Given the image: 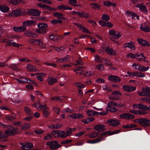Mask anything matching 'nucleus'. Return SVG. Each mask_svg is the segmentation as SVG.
<instances>
[{
    "instance_id": "obj_1",
    "label": "nucleus",
    "mask_w": 150,
    "mask_h": 150,
    "mask_svg": "<svg viewBox=\"0 0 150 150\" xmlns=\"http://www.w3.org/2000/svg\"><path fill=\"white\" fill-rule=\"evenodd\" d=\"M108 34L110 36V39L112 41L117 42L116 40L118 39L122 36L121 33L113 29L109 30Z\"/></svg>"
},
{
    "instance_id": "obj_2",
    "label": "nucleus",
    "mask_w": 150,
    "mask_h": 150,
    "mask_svg": "<svg viewBox=\"0 0 150 150\" xmlns=\"http://www.w3.org/2000/svg\"><path fill=\"white\" fill-rule=\"evenodd\" d=\"M18 130V129L17 128L13 127L9 125L7 129L4 131V133L7 136H13L17 134V132Z\"/></svg>"
},
{
    "instance_id": "obj_3",
    "label": "nucleus",
    "mask_w": 150,
    "mask_h": 150,
    "mask_svg": "<svg viewBox=\"0 0 150 150\" xmlns=\"http://www.w3.org/2000/svg\"><path fill=\"white\" fill-rule=\"evenodd\" d=\"M141 30L146 32L150 31V24L148 22H144L142 23L140 26Z\"/></svg>"
},
{
    "instance_id": "obj_4",
    "label": "nucleus",
    "mask_w": 150,
    "mask_h": 150,
    "mask_svg": "<svg viewBox=\"0 0 150 150\" xmlns=\"http://www.w3.org/2000/svg\"><path fill=\"white\" fill-rule=\"evenodd\" d=\"M46 144L49 146L50 148L53 149H56L61 147V145L56 141L48 142L46 143Z\"/></svg>"
},
{
    "instance_id": "obj_5",
    "label": "nucleus",
    "mask_w": 150,
    "mask_h": 150,
    "mask_svg": "<svg viewBox=\"0 0 150 150\" xmlns=\"http://www.w3.org/2000/svg\"><path fill=\"white\" fill-rule=\"evenodd\" d=\"M22 145L21 148L23 150H28L32 148L33 147V145L32 143L29 142L21 143Z\"/></svg>"
},
{
    "instance_id": "obj_6",
    "label": "nucleus",
    "mask_w": 150,
    "mask_h": 150,
    "mask_svg": "<svg viewBox=\"0 0 150 150\" xmlns=\"http://www.w3.org/2000/svg\"><path fill=\"white\" fill-rule=\"evenodd\" d=\"M109 125L112 127H116L120 124V121L118 120H109L106 122Z\"/></svg>"
},
{
    "instance_id": "obj_7",
    "label": "nucleus",
    "mask_w": 150,
    "mask_h": 150,
    "mask_svg": "<svg viewBox=\"0 0 150 150\" xmlns=\"http://www.w3.org/2000/svg\"><path fill=\"white\" fill-rule=\"evenodd\" d=\"M125 15L129 17H131L132 19L136 18L137 20H139V15L134 12H130L129 11H127L125 12Z\"/></svg>"
},
{
    "instance_id": "obj_8",
    "label": "nucleus",
    "mask_w": 150,
    "mask_h": 150,
    "mask_svg": "<svg viewBox=\"0 0 150 150\" xmlns=\"http://www.w3.org/2000/svg\"><path fill=\"white\" fill-rule=\"evenodd\" d=\"M27 13L30 15L34 16H38L40 14V12L39 11L35 9H29Z\"/></svg>"
},
{
    "instance_id": "obj_9",
    "label": "nucleus",
    "mask_w": 150,
    "mask_h": 150,
    "mask_svg": "<svg viewBox=\"0 0 150 150\" xmlns=\"http://www.w3.org/2000/svg\"><path fill=\"white\" fill-rule=\"evenodd\" d=\"M132 107L134 109H137L142 110H147V105L141 103L134 104Z\"/></svg>"
},
{
    "instance_id": "obj_10",
    "label": "nucleus",
    "mask_w": 150,
    "mask_h": 150,
    "mask_svg": "<svg viewBox=\"0 0 150 150\" xmlns=\"http://www.w3.org/2000/svg\"><path fill=\"white\" fill-rule=\"evenodd\" d=\"M107 53L109 55H115L117 54V52L113 49L108 46L105 49Z\"/></svg>"
},
{
    "instance_id": "obj_11",
    "label": "nucleus",
    "mask_w": 150,
    "mask_h": 150,
    "mask_svg": "<svg viewBox=\"0 0 150 150\" xmlns=\"http://www.w3.org/2000/svg\"><path fill=\"white\" fill-rule=\"evenodd\" d=\"M140 125L144 127H149L150 126V120L146 118H142Z\"/></svg>"
},
{
    "instance_id": "obj_12",
    "label": "nucleus",
    "mask_w": 150,
    "mask_h": 150,
    "mask_svg": "<svg viewBox=\"0 0 150 150\" xmlns=\"http://www.w3.org/2000/svg\"><path fill=\"white\" fill-rule=\"evenodd\" d=\"M106 126L102 125H98L95 126L93 129L95 130L100 132H102L105 131L106 129L105 127Z\"/></svg>"
},
{
    "instance_id": "obj_13",
    "label": "nucleus",
    "mask_w": 150,
    "mask_h": 150,
    "mask_svg": "<svg viewBox=\"0 0 150 150\" xmlns=\"http://www.w3.org/2000/svg\"><path fill=\"white\" fill-rule=\"evenodd\" d=\"M108 78L110 81L113 82H120L121 81L120 79L115 76L110 75L108 76Z\"/></svg>"
},
{
    "instance_id": "obj_14",
    "label": "nucleus",
    "mask_w": 150,
    "mask_h": 150,
    "mask_svg": "<svg viewBox=\"0 0 150 150\" xmlns=\"http://www.w3.org/2000/svg\"><path fill=\"white\" fill-rule=\"evenodd\" d=\"M123 89L127 92L132 91L136 89V87L132 86L125 85L123 86Z\"/></svg>"
},
{
    "instance_id": "obj_15",
    "label": "nucleus",
    "mask_w": 150,
    "mask_h": 150,
    "mask_svg": "<svg viewBox=\"0 0 150 150\" xmlns=\"http://www.w3.org/2000/svg\"><path fill=\"white\" fill-rule=\"evenodd\" d=\"M37 23L35 21L33 20H28L26 21L23 22L22 23L23 25L24 26H28L31 25H35Z\"/></svg>"
},
{
    "instance_id": "obj_16",
    "label": "nucleus",
    "mask_w": 150,
    "mask_h": 150,
    "mask_svg": "<svg viewBox=\"0 0 150 150\" xmlns=\"http://www.w3.org/2000/svg\"><path fill=\"white\" fill-rule=\"evenodd\" d=\"M70 57V56L67 55L66 57L58 59L57 61V62L59 63L60 62H69L70 60V59L69 58Z\"/></svg>"
},
{
    "instance_id": "obj_17",
    "label": "nucleus",
    "mask_w": 150,
    "mask_h": 150,
    "mask_svg": "<svg viewBox=\"0 0 150 150\" xmlns=\"http://www.w3.org/2000/svg\"><path fill=\"white\" fill-rule=\"evenodd\" d=\"M67 117L69 118H71L73 119H78L83 117V115L82 114L75 113L68 115L67 116Z\"/></svg>"
},
{
    "instance_id": "obj_18",
    "label": "nucleus",
    "mask_w": 150,
    "mask_h": 150,
    "mask_svg": "<svg viewBox=\"0 0 150 150\" xmlns=\"http://www.w3.org/2000/svg\"><path fill=\"white\" fill-rule=\"evenodd\" d=\"M57 78H55L52 77H49L47 79V81L49 85H51L56 83L58 80Z\"/></svg>"
},
{
    "instance_id": "obj_19",
    "label": "nucleus",
    "mask_w": 150,
    "mask_h": 150,
    "mask_svg": "<svg viewBox=\"0 0 150 150\" xmlns=\"http://www.w3.org/2000/svg\"><path fill=\"white\" fill-rule=\"evenodd\" d=\"M137 40L138 42L143 46H145L149 45L147 41L142 38H138L137 39Z\"/></svg>"
},
{
    "instance_id": "obj_20",
    "label": "nucleus",
    "mask_w": 150,
    "mask_h": 150,
    "mask_svg": "<svg viewBox=\"0 0 150 150\" xmlns=\"http://www.w3.org/2000/svg\"><path fill=\"white\" fill-rule=\"evenodd\" d=\"M26 68L27 70L29 71L36 72L38 71V69L35 67L30 64L27 65Z\"/></svg>"
},
{
    "instance_id": "obj_21",
    "label": "nucleus",
    "mask_w": 150,
    "mask_h": 150,
    "mask_svg": "<svg viewBox=\"0 0 150 150\" xmlns=\"http://www.w3.org/2000/svg\"><path fill=\"white\" fill-rule=\"evenodd\" d=\"M9 10V8L4 4L0 5V10L3 13H7Z\"/></svg>"
},
{
    "instance_id": "obj_22",
    "label": "nucleus",
    "mask_w": 150,
    "mask_h": 150,
    "mask_svg": "<svg viewBox=\"0 0 150 150\" xmlns=\"http://www.w3.org/2000/svg\"><path fill=\"white\" fill-rule=\"evenodd\" d=\"M135 6L136 7L139 8L140 10L143 12H147L146 7L145 6L143 5L142 4H137Z\"/></svg>"
},
{
    "instance_id": "obj_23",
    "label": "nucleus",
    "mask_w": 150,
    "mask_h": 150,
    "mask_svg": "<svg viewBox=\"0 0 150 150\" xmlns=\"http://www.w3.org/2000/svg\"><path fill=\"white\" fill-rule=\"evenodd\" d=\"M140 55V56L141 57L139 58H137V59L138 60V61H139L140 62H143L145 63H148L149 61L146 60V57H145L143 54H139Z\"/></svg>"
},
{
    "instance_id": "obj_24",
    "label": "nucleus",
    "mask_w": 150,
    "mask_h": 150,
    "mask_svg": "<svg viewBox=\"0 0 150 150\" xmlns=\"http://www.w3.org/2000/svg\"><path fill=\"white\" fill-rule=\"evenodd\" d=\"M24 34L26 36L28 37H36L37 36V35L36 34L32 32L26 31L24 32Z\"/></svg>"
},
{
    "instance_id": "obj_25",
    "label": "nucleus",
    "mask_w": 150,
    "mask_h": 150,
    "mask_svg": "<svg viewBox=\"0 0 150 150\" xmlns=\"http://www.w3.org/2000/svg\"><path fill=\"white\" fill-rule=\"evenodd\" d=\"M103 139H100V137H99L97 139H95L93 140H90L88 141L86 143H90V144H95L97 143H99L101 142L102 140H103Z\"/></svg>"
},
{
    "instance_id": "obj_26",
    "label": "nucleus",
    "mask_w": 150,
    "mask_h": 150,
    "mask_svg": "<svg viewBox=\"0 0 150 150\" xmlns=\"http://www.w3.org/2000/svg\"><path fill=\"white\" fill-rule=\"evenodd\" d=\"M53 15L54 16L56 17L58 19L63 20L66 19L63 16V15L61 13L58 12L54 13L53 14Z\"/></svg>"
},
{
    "instance_id": "obj_27",
    "label": "nucleus",
    "mask_w": 150,
    "mask_h": 150,
    "mask_svg": "<svg viewBox=\"0 0 150 150\" xmlns=\"http://www.w3.org/2000/svg\"><path fill=\"white\" fill-rule=\"evenodd\" d=\"M48 30L47 28L43 29H37L36 30V32L38 33L45 34L46 33Z\"/></svg>"
},
{
    "instance_id": "obj_28",
    "label": "nucleus",
    "mask_w": 150,
    "mask_h": 150,
    "mask_svg": "<svg viewBox=\"0 0 150 150\" xmlns=\"http://www.w3.org/2000/svg\"><path fill=\"white\" fill-rule=\"evenodd\" d=\"M125 47H128L132 50L134 49L135 48L134 44L132 42L125 43Z\"/></svg>"
},
{
    "instance_id": "obj_29",
    "label": "nucleus",
    "mask_w": 150,
    "mask_h": 150,
    "mask_svg": "<svg viewBox=\"0 0 150 150\" xmlns=\"http://www.w3.org/2000/svg\"><path fill=\"white\" fill-rule=\"evenodd\" d=\"M57 8L59 9L62 10H71L72 9L71 8L68 6L67 5H61L58 6Z\"/></svg>"
},
{
    "instance_id": "obj_30",
    "label": "nucleus",
    "mask_w": 150,
    "mask_h": 150,
    "mask_svg": "<svg viewBox=\"0 0 150 150\" xmlns=\"http://www.w3.org/2000/svg\"><path fill=\"white\" fill-rule=\"evenodd\" d=\"M31 126V124L29 123H24L21 127V129L22 131L26 130L29 128Z\"/></svg>"
},
{
    "instance_id": "obj_31",
    "label": "nucleus",
    "mask_w": 150,
    "mask_h": 150,
    "mask_svg": "<svg viewBox=\"0 0 150 150\" xmlns=\"http://www.w3.org/2000/svg\"><path fill=\"white\" fill-rule=\"evenodd\" d=\"M8 2L10 4L16 6L18 4L19 0H7Z\"/></svg>"
},
{
    "instance_id": "obj_32",
    "label": "nucleus",
    "mask_w": 150,
    "mask_h": 150,
    "mask_svg": "<svg viewBox=\"0 0 150 150\" xmlns=\"http://www.w3.org/2000/svg\"><path fill=\"white\" fill-rule=\"evenodd\" d=\"M91 7L95 10L100 9V6L97 3H92L90 4Z\"/></svg>"
},
{
    "instance_id": "obj_33",
    "label": "nucleus",
    "mask_w": 150,
    "mask_h": 150,
    "mask_svg": "<svg viewBox=\"0 0 150 150\" xmlns=\"http://www.w3.org/2000/svg\"><path fill=\"white\" fill-rule=\"evenodd\" d=\"M24 111L26 114L28 115H31L32 114V112L31 110L28 107H24Z\"/></svg>"
},
{
    "instance_id": "obj_34",
    "label": "nucleus",
    "mask_w": 150,
    "mask_h": 150,
    "mask_svg": "<svg viewBox=\"0 0 150 150\" xmlns=\"http://www.w3.org/2000/svg\"><path fill=\"white\" fill-rule=\"evenodd\" d=\"M12 14L14 16H18L21 14V11L20 10H16L12 11Z\"/></svg>"
},
{
    "instance_id": "obj_35",
    "label": "nucleus",
    "mask_w": 150,
    "mask_h": 150,
    "mask_svg": "<svg viewBox=\"0 0 150 150\" xmlns=\"http://www.w3.org/2000/svg\"><path fill=\"white\" fill-rule=\"evenodd\" d=\"M49 109H43L42 112L43 114L44 117H48L50 115V112L47 110Z\"/></svg>"
},
{
    "instance_id": "obj_36",
    "label": "nucleus",
    "mask_w": 150,
    "mask_h": 150,
    "mask_svg": "<svg viewBox=\"0 0 150 150\" xmlns=\"http://www.w3.org/2000/svg\"><path fill=\"white\" fill-rule=\"evenodd\" d=\"M10 40H8L7 42V44L9 46H12L14 47H19L20 45V44H17L15 42H11Z\"/></svg>"
},
{
    "instance_id": "obj_37",
    "label": "nucleus",
    "mask_w": 150,
    "mask_h": 150,
    "mask_svg": "<svg viewBox=\"0 0 150 150\" xmlns=\"http://www.w3.org/2000/svg\"><path fill=\"white\" fill-rule=\"evenodd\" d=\"M140 56V55L139 54H134L132 53H129L126 55V57L127 58H131L132 59H134L136 57H138Z\"/></svg>"
},
{
    "instance_id": "obj_38",
    "label": "nucleus",
    "mask_w": 150,
    "mask_h": 150,
    "mask_svg": "<svg viewBox=\"0 0 150 150\" xmlns=\"http://www.w3.org/2000/svg\"><path fill=\"white\" fill-rule=\"evenodd\" d=\"M142 91L144 92V93L146 94V95H145V96H148L150 97V88L149 87H147L146 88L142 89Z\"/></svg>"
},
{
    "instance_id": "obj_39",
    "label": "nucleus",
    "mask_w": 150,
    "mask_h": 150,
    "mask_svg": "<svg viewBox=\"0 0 150 150\" xmlns=\"http://www.w3.org/2000/svg\"><path fill=\"white\" fill-rule=\"evenodd\" d=\"M101 19L103 21H107L110 20V17L108 14H103L102 16Z\"/></svg>"
},
{
    "instance_id": "obj_40",
    "label": "nucleus",
    "mask_w": 150,
    "mask_h": 150,
    "mask_svg": "<svg viewBox=\"0 0 150 150\" xmlns=\"http://www.w3.org/2000/svg\"><path fill=\"white\" fill-rule=\"evenodd\" d=\"M134 75V76L137 77L143 78L145 76V75L144 73L138 71H135Z\"/></svg>"
},
{
    "instance_id": "obj_41",
    "label": "nucleus",
    "mask_w": 150,
    "mask_h": 150,
    "mask_svg": "<svg viewBox=\"0 0 150 150\" xmlns=\"http://www.w3.org/2000/svg\"><path fill=\"white\" fill-rule=\"evenodd\" d=\"M37 26L39 28L43 29L47 27L48 26V25L46 23H40L38 24Z\"/></svg>"
},
{
    "instance_id": "obj_42",
    "label": "nucleus",
    "mask_w": 150,
    "mask_h": 150,
    "mask_svg": "<svg viewBox=\"0 0 150 150\" xmlns=\"http://www.w3.org/2000/svg\"><path fill=\"white\" fill-rule=\"evenodd\" d=\"M116 103L117 102H116L113 101H110L108 102L107 106L108 108L116 106Z\"/></svg>"
},
{
    "instance_id": "obj_43",
    "label": "nucleus",
    "mask_w": 150,
    "mask_h": 150,
    "mask_svg": "<svg viewBox=\"0 0 150 150\" xmlns=\"http://www.w3.org/2000/svg\"><path fill=\"white\" fill-rule=\"evenodd\" d=\"M149 69V67L147 66L145 67L144 66H140L139 71H147Z\"/></svg>"
},
{
    "instance_id": "obj_44",
    "label": "nucleus",
    "mask_w": 150,
    "mask_h": 150,
    "mask_svg": "<svg viewBox=\"0 0 150 150\" xmlns=\"http://www.w3.org/2000/svg\"><path fill=\"white\" fill-rule=\"evenodd\" d=\"M96 112L90 110H88L86 111V113L89 116H94L96 114Z\"/></svg>"
},
{
    "instance_id": "obj_45",
    "label": "nucleus",
    "mask_w": 150,
    "mask_h": 150,
    "mask_svg": "<svg viewBox=\"0 0 150 150\" xmlns=\"http://www.w3.org/2000/svg\"><path fill=\"white\" fill-rule=\"evenodd\" d=\"M49 109V108L47 106L46 104L39 105L37 108V109L39 110H41L42 109Z\"/></svg>"
},
{
    "instance_id": "obj_46",
    "label": "nucleus",
    "mask_w": 150,
    "mask_h": 150,
    "mask_svg": "<svg viewBox=\"0 0 150 150\" xmlns=\"http://www.w3.org/2000/svg\"><path fill=\"white\" fill-rule=\"evenodd\" d=\"M98 135V133L97 132H92L91 133L89 134L88 136L90 138H94L97 137Z\"/></svg>"
},
{
    "instance_id": "obj_47",
    "label": "nucleus",
    "mask_w": 150,
    "mask_h": 150,
    "mask_svg": "<svg viewBox=\"0 0 150 150\" xmlns=\"http://www.w3.org/2000/svg\"><path fill=\"white\" fill-rule=\"evenodd\" d=\"M61 126V125H52L50 126H49L48 127L52 129H57L60 128Z\"/></svg>"
},
{
    "instance_id": "obj_48",
    "label": "nucleus",
    "mask_w": 150,
    "mask_h": 150,
    "mask_svg": "<svg viewBox=\"0 0 150 150\" xmlns=\"http://www.w3.org/2000/svg\"><path fill=\"white\" fill-rule=\"evenodd\" d=\"M66 132L64 131H59V137L64 138L67 137Z\"/></svg>"
},
{
    "instance_id": "obj_49",
    "label": "nucleus",
    "mask_w": 150,
    "mask_h": 150,
    "mask_svg": "<svg viewBox=\"0 0 150 150\" xmlns=\"http://www.w3.org/2000/svg\"><path fill=\"white\" fill-rule=\"evenodd\" d=\"M62 112L63 113L69 112L70 113H72L73 112V110H72L69 108H66L62 110Z\"/></svg>"
},
{
    "instance_id": "obj_50",
    "label": "nucleus",
    "mask_w": 150,
    "mask_h": 150,
    "mask_svg": "<svg viewBox=\"0 0 150 150\" xmlns=\"http://www.w3.org/2000/svg\"><path fill=\"white\" fill-rule=\"evenodd\" d=\"M111 95L116 96H120L122 95V94L119 91H116L112 92Z\"/></svg>"
},
{
    "instance_id": "obj_51",
    "label": "nucleus",
    "mask_w": 150,
    "mask_h": 150,
    "mask_svg": "<svg viewBox=\"0 0 150 150\" xmlns=\"http://www.w3.org/2000/svg\"><path fill=\"white\" fill-rule=\"evenodd\" d=\"M62 22V21L60 20L53 19L51 21V23L54 25H56L58 23H61Z\"/></svg>"
},
{
    "instance_id": "obj_52",
    "label": "nucleus",
    "mask_w": 150,
    "mask_h": 150,
    "mask_svg": "<svg viewBox=\"0 0 150 150\" xmlns=\"http://www.w3.org/2000/svg\"><path fill=\"white\" fill-rule=\"evenodd\" d=\"M140 65L137 63H134L133 64L132 66L133 67V69H137L139 70Z\"/></svg>"
},
{
    "instance_id": "obj_53",
    "label": "nucleus",
    "mask_w": 150,
    "mask_h": 150,
    "mask_svg": "<svg viewBox=\"0 0 150 150\" xmlns=\"http://www.w3.org/2000/svg\"><path fill=\"white\" fill-rule=\"evenodd\" d=\"M51 133L55 137H59V131L54 130Z\"/></svg>"
},
{
    "instance_id": "obj_54",
    "label": "nucleus",
    "mask_w": 150,
    "mask_h": 150,
    "mask_svg": "<svg viewBox=\"0 0 150 150\" xmlns=\"http://www.w3.org/2000/svg\"><path fill=\"white\" fill-rule=\"evenodd\" d=\"M134 117V116L132 114H130L129 113H127L126 119L129 120L132 119Z\"/></svg>"
},
{
    "instance_id": "obj_55",
    "label": "nucleus",
    "mask_w": 150,
    "mask_h": 150,
    "mask_svg": "<svg viewBox=\"0 0 150 150\" xmlns=\"http://www.w3.org/2000/svg\"><path fill=\"white\" fill-rule=\"evenodd\" d=\"M51 100L55 101H57L59 100V102H61L62 99L61 97H52L51 98Z\"/></svg>"
},
{
    "instance_id": "obj_56",
    "label": "nucleus",
    "mask_w": 150,
    "mask_h": 150,
    "mask_svg": "<svg viewBox=\"0 0 150 150\" xmlns=\"http://www.w3.org/2000/svg\"><path fill=\"white\" fill-rule=\"evenodd\" d=\"M69 1V4L74 6H79V5H76L77 3L76 0H68Z\"/></svg>"
},
{
    "instance_id": "obj_57",
    "label": "nucleus",
    "mask_w": 150,
    "mask_h": 150,
    "mask_svg": "<svg viewBox=\"0 0 150 150\" xmlns=\"http://www.w3.org/2000/svg\"><path fill=\"white\" fill-rule=\"evenodd\" d=\"M95 61L96 62H101V61L100 57L97 55H96L95 57Z\"/></svg>"
},
{
    "instance_id": "obj_58",
    "label": "nucleus",
    "mask_w": 150,
    "mask_h": 150,
    "mask_svg": "<svg viewBox=\"0 0 150 150\" xmlns=\"http://www.w3.org/2000/svg\"><path fill=\"white\" fill-rule=\"evenodd\" d=\"M97 69L99 71H102L104 69V67L102 64H100L96 66Z\"/></svg>"
},
{
    "instance_id": "obj_59",
    "label": "nucleus",
    "mask_w": 150,
    "mask_h": 150,
    "mask_svg": "<svg viewBox=\"0 0 150 150\" xmlns=\"http://www.w3.org/2000/svg\"><path fill=\"white\" fill-rule=\"evenodd\" d=\"M75 85V86L78 88H83L85 87L84 85L80 83H76Z\"/></svg>"
},
{
    "instance_id": "obj_60",
    "label": "nucleus",
    "mask_w": 150,
    "mask_h": 150,
    "mask_svg": "<svg viewBox=\"0 0 150 150\" xmlns=\"http://www.w3.org/2000/svg\"><path fill=\"white\" fill-rule=\"evenodd\" d=\"M74 71L79 75H81L82 74V70L79 68H76L74 70Z\"/></svg>"
},
{
    "instance_id": "obj_61",
    "label": "nucleus",
    "mask_w": 150,
    "mask_h": 150,
    "mask_svg": "<svg viewBox=\"0 0 150 150\" xmlns=\"http://www.w3.org/2000/svg\"><path fill=\"white\" fill-rule=\"evenodd\" d=\"M36 41V40L33 39L32 38L30 39L29 41L30 43L34 45H37Z\"/></svg>"
},
{
    "instance_id": "obj_62",
    "label": "nucleus",
    "mask_w": 150,
    "mask_h": 150,
    "mask_svg": "<svg viewBox=\"0 0 150 150\" xmlns=\"http://www.w3.org/2000/svg\"><path fill=\"white\" fill-rule=\"evenodd\" d=\"M82 31L83 32H85L86 33H88L89 34H91V33L89 32L88 30L86 28L82 26V27L81 29Z\"/></svg>"
},
{
    "instance_id": "obj_63",
    "label": "nucleus",
    "mask_w": 150,
    "mask_h": 150,
    "mask_svg": "<svg viewBox=\"0 0 150 150\" xmlns=\"http://www.w3.org/2000/svg\"><path fill=\"white\" fill-rule=\"evenodd\" d=\"M94 74V72L88 70L86 71L85 75L86 76H90Z\"/></svg>"
},
{
    "instance_id": "obj_64",
    "label": "nucleus",
    "mask_w": 150,
    "mask_h": 150,
    "mask_svg": "<svg viewBox=\"0 0 150 150\" xmlns=\"http://www.w3.org/2000/svg\"><path fill=\"white\" fill-rule=\"evenodd\" d=\"M105 25V26H107L108 28H112L113 26V24L110 22H106Z\"/></svg>"
}]
</instances>
